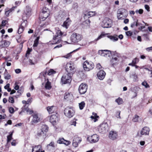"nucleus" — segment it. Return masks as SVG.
Listing matches in <instances>:
<instances>
[{
    "mask_svg": "<svg viewBox=\"0 0 152 152\" xmlns=\"http://www.w3.org/2000/svg\"><path fill=\"white\" fill-rule=\"evenodd\" d=\"M56 35L53 38L55 44H58L61 42V40L59 38L61 36H65L66 34V33H63L58 28L56 29Z\"/></svg>",
    "mask_w": 152,
    "mask_h": 152,
    "instance_id": "1",
    "label": "nucleus"
},
{
    "mask_svg": "<svg viewBox=\"0 0 152 152\" xmlns=\"http://www.w3.org/2000/svg\"><path fill=\"white\" fill-rule=\"evenodd\" d=\"M127 15V11L124 9H120L118 10L117 17L118 19H124L126 17Z\"/></svg>",
    "mask_w": 152,
    "mask_h": 152,
    "instance_id": "2",
    "label": "nucleus"
},
{
    "mask_svg": "<svg viewBox=\"0 0 152 152\" xmlns=\"http://www.w3.org/2000/svg\"><path fill=\"white\" fill-rule=\"evenodd\" d=\"M82 39V36L81 34L73 33L70 37L71 42L74 43H77L80 41Z\"/></svg>",
    "mask_w": 152,
    "mask_h": 152,
    "instance_id": "3",
    "label": "nucleus"
},
{
    "mask_svg": "<svg viewBox=\"0 0 152 152\" xmlns=\"http://www.w3.org/2000/svg\"><path fill=\"white\" fill-rule=\"evenodd\" d=\"M64 114L68 118L72 117L75 114V111L72 107H67L64 109Z\"/></svg>",
    "mask_w": 152,
    "mask_h": 152,
    "instance_id": "4",
    "label": "nucleus"
},
{
    "mask_svg": "<svg viewBox=\"0 0 152 152\" xmlns=\"http://www.w3.org/2000/svg\"><path fill=\"white\" fill-rule=\"evenodd\" d=\"M94 66V64L92 62L87 61H85L83 64V67L84 70L88 71L93 69Z\"/></svg>",
    "mask_w": 152,
    "mask_h": 152,
    "instance_id": "5",
    "label": "nucleus"
},
{
    "mask_svg": "<svg viewBox=\"0 0 152 152\" xmlns=\"http://www.w3.org/2000/svg\"><path fill=\"white\" fill-rule=\"evenodd\" d=\"M112 20L108 18H106L102 21V26L104 28H110L112 26Z\"/></svg>",
    "mask_w": 152,
    "mask_h": 152,
    "instance_id": "6",
    "label": "nucleus"
},
{
    "mask_svg": "<svg viewBox=\"0 0 152 152\" xmlns=\"http://www.w3.org/2000/svg\"><path fill=\"white\" fill-rule=\"evenodd\" d=\"M99 136L96 134H94L93 135L88 137L87 139L88 142L91 143H94L97 142L99 140Z\"/></svg>",
    "mask_w": 152,
    "mask_h": 152,
    "instance_id": "7",
    "label": "nucleus"
},
{
    "mask_svg": "<svg viewBox=\"0 0 152 152\" xmlns=\"http://www.w3.org/2000/svg\"><path fill=\"white\" fill-rule=\"evenodd\" d=\"M70 74H66L63 75L61 78V81L63 84L69 83L71 81V76Z\"/></svg>",
    "mask_w": 152,
    "mask_h": 152,
    "instance_id": "8",
    "label": "nucleus"
},
{
    "mask_svg": "<svg viewBox=\"0 0 152 152\" xmlns=\"http://www.w3.org/2000/svg\"><path fill=\"white\" fill-rule=\"evenodd\" d=\"M108 125L106 123L101 124L98 127V130L100 133H104L107 131Z\"/></svg>",
    "mask_w": 152,
    "mask_h": 152,
    "instance_id": "9",
    "label": "nucleus"
},
{
    "mask_svg": "<svg viewBox=\"0 0 152 152\" xmlns=\"http://www.w3.org/2000/svg\"><path fill=\"white\" fill-rule=\"evenodd\" d=\"M65 68L66 71L69 74L73 73L74 71L75 66L71 62L67 63L66 64Z\"/></svg>",
    "mask_w": 152,
    "mask_h": 152,
    "instance_id": "10",
    "label": "nucleus"
},
{
    "mask_svg": "<svg viewBox=\"0 0 152 152\" xmlns=\"http://www.w3.org/2000/svg\"><path fill=\"white\" fill-rule=\"evenodd\" d=\"M98 54L102 56L110 58L112 54L110 51L108 50H100L98 51Z\"/></svg>",
    "mask_w": 152,
    "mask_h": 152,
    "instance_id": "11",
    "label": "nucleus"
},
{
    "mask_svg": "<svg viewBox=\"0 0 152 152\" xmlns=\"http://www.w3.org/2000/svg\"><path fill=\"white\" fill-rule=\"evenodd\" d=\"M87 87L86 84L81 83L80 85L78 88L79 93L81 94H85L86 92Z\"/></svg>",
    "mask_w": 152,
    "mask_h": 152,
    "instance_id": "12",
    "label": "nucleus"
},
{
    "mask_svg": "<svg viewBox=\"0 0 152 152\" xmlns=\"http://www.w3.org/2000/svg\"><path fill=\"white\" fill-rule=\"evenodd\" d=\"M58 120V114L56 113L52 115L50 119V122L53 125L57 122Z\"/></svg>",
    "mask_w": 152,
    "mask_h": 152,
    "instance_id": "13",
    "label": "nucleus"
},
{
    "mask_svg": "<svg viewBox=\"0 0 152 152\" xmlns=\"http://www.w3.org/2000/svg\"><path fill=\"white\" fill-rule=\"evenodd\" d=\"M150 131L149 128L146 126L144 127L141 130L140 132V135L138 133V135L139 136H141L142 135H148L149 134Z\"/></svg>",
    "mask_w": 152,
    "mask_h": 152,
    "instance_id": "14",
    "label": "nucleus"
},
{
    "mask_svg": "<svg viewBox=\"0 0 152 152\" xmlns=\"http://www.w3.org/2000/svg\"><path fill=\"white\" fill-rule=\"evenodd\" d=\"M118 137L117 133L115 131H111L109 133V137L112 140H115Z\"/></svg>",
    "mask_w": 152,
    "mask_h": 152,
    "instance_id": "15",
    "label": "nucleus"
},
{
    "mask_svg": "<svg viewBox=\"0 0 152 152\" xmlns=\"http://www.w3.org/2000/svg\"><path fill=\"white\" fill-rule=\"evenodd\" d=\"M81 140L78 137H75L73 140L72 145L73 146L76 148L77 147L78 144L80 143Z\"/></svg>",
    "mask_w": 152,
    "mask_h": 152,
    "instance_id": "16",
    "label": "nucleus"
},
{
    "mask_svg": "<svg viewBox=\"0 0 152 152\" xmlns=\"http://www.w3.org/2000/svg\"><path fill=\"white\" fill-rule=\"evenodd\" d=\"M106 73L104 71L100 70L97 73V76L99 79L102 80L104 77Z\"/></svg>",
    "mask_w": 152,
    "mask_h": 152,
    "instance_id": "17",
    "label": "nucleus"
},
{
    "mask_svg": "<svg viewBox=\"0 0 152 152\" xmlns=\"http://www.w3.org/2000/svg\"><path fill=\"white\" fill-rule=\"evenodd\" d=\"M49 15V12L41 13L39 16V18L41 20H45Z\"/></svg>",
    "mask_w": 152,
    "mask_h": 152,
    "instance_id": "18",
    "label": "nucleus"
},
{
    "mask_svg": "<svg viewBox=\"0 0 152 152\" xmlns=\"http://www.w3.org/2000/svg\"><path fill=\"white\" fill-rule=\"evenodd\" d=\"M49 15V12L41 13L39 16V18L41 20H45Z\"/></svg>",
    "mask_w": 152,
    "mask_h": 152,
    "instance_id": "19",
    "label": "nucleus"
},
{
    "mask_svg": "<svg viewBox=\"0 0 152 152\" xmlns=\"http://www.w3.org/2000/svg\"><path fill=\"white\" fill-rule=\"evenodd\" d=\"M32 152H45L42 151V148L41 145H39L33 147L32 149Z\"/></svg>",
    "mask_w": 152,
    "mask_h": 152,
    "instance_id": "20",
    "label": "nucleus"
},
{
    "mask_svg": "<svg viewBox=\"0 0 152 152\" xmlns=\"http://www.w3.org/2000/svg\"><path fill=\"white\" fill-rule=\"evenodd\" d=\"M71 21L69 18H68L66 19V20L64 22L62 26L67 29L71 24Z\"/></svg>",
    "mask_w": 152,
    "mask_h": 152,
    "instance_id": "21",
    "label": "nucleus"
},
{
    "mask_svg": "<svg viewBox=\"0 0 152 152\" xmlns=\"http://www.w3.org/2000/svg\"><path fill=\"white\" fill-rule=\"evenodd\" d=\"M72 94L71 93L66 92L64 96V98L67 100H70L73 99Z\"/></svg>",
    "mask_w": 152,
    "mask_h": 152,
    "instance_id": "22",
    "label": "nucleus"
},
{
    "mask_svg": "<svg viewBox=\"0 0 152 152\" xmlns=\"http://www.w3.org/2000/svg\"><path fill=\"white\" fill-rule=\"evenodd\" d=\"M31 9L29 7H27L24 10L23 15H25L27 18L29 17L31 15Z\"/></svg>",
    "mask_w": 152,
    "mask_h": 152,
    "instance_id": "23",
    "label": "nucleus"
},
{
    "mask_svg": "<svg viewBox=\"0 0 152 152\" xmlns=\"http://www.w3.org/2000/svg\"><path fill=\"white\" fill-rule=\"evenodd\" d=\"M96 14L95 12L90 11L89 12H87L84 14V18H86L87 17L89 18L90 17L93 16Z\"/></svg>",
    "mask_w": 152,
    "mask_h": 152,
    "instance_id": "24",
    "label": "nucleus"
},
{
    "mask_svg": "<svg viewBox=\"0 0 152 152\" xmlns=\"http://www.w3.org/2000/svg\"><path fill=\"white\" fill-rule=\"evenodd\" d=\"M33 118L32 120V124L37 123L39 121V118L37 114H35L33 115Z\"/></svg>",
    "mask_w": 152,
    "mask_h": 152,
    "instance_id": "25",
    "label": "nucleus"
},
{
    "mask_svg": "<svg viewBox=\"0 0 152 152\" xmlns=\"http://www.w3.org/2000/svg\"><path fill=\"white\" fill-rule=\"evenodd\" d=\"M16 8V7H14L9 10L8 9L6 8L5 9V15L6 16L8 17L9 16L10 13L12 12L13 10H14L15 8Z\"/></svg>",
    "mask_w": 152,
    "mask_h": 152,
    "instance_id": "26",
    "label": "nucleus"
},
{
    "mask_svg": "<svg viewBox=\"0 0 152 152\" xmlns=\"http://www.w3.org/2000/svg\"><path fill=\"white\" fill-rule=\"evenodd\" d=\"M46 133L43 132L41 129H38L37 133V135L39 137H44L45 136Z\"/></svg>",
    "mask_w": 152,
    "mask_h": 152,
    "instance_id": "27",
    "label": "nucleus"
},
{
    "mask_svg": "<svg viewBox=\"0 0 152 152\" xmlns=\"http://www.w3.org/2000/svg\"><path fill=\"white\" fill-rule=\"evenodd\" d=\"M107 37L111 40L114 42L117 41L118 39V36L117 35H114V36H108Z\"/></svg>",
    "mask_w": 152,
    "mask_h": 152,
    "instance_id": "28",
    "label": "nucleus"
},
{
    "mask_svg": "<svg viewBox=\"0 0 152 152\" xmlns=\"http://www.w3.org/2000/svg\"><path fill=\"white\" fill-rule=\"evenodd\" d=\"M40 129L46 133L48 131V128L47 125H42Z\"/></svg>",
    "mask_w": 152,
    "mask_h": 152,
    "instance_id": "29",
    "label": "nucleus"
},
{
    "mask_svg": "<svg viewBox=\"0 0 152 152\" xmlns=\"http://www.w3.org/2000/svg\"><path fill=\"white\" fill-rule=\"evenodd\" d=\"M55 107L54 106L48 107H47V110L49 113H52L54 111V108Z\"/></svg>",
    "mask_w": 152,
    "mask_h": 152,
    "instance_id": "30",
    "label": "nucleus"
},
{
    "mask_svg": "<svg viewBox=\"0 0 152 152\" xmlns=\"http://www.w3.org/2000/svg\"><path fill=\"white\" fill-rule=\"evenodd\" d=\"M39 37H38L34 41V44L33 45V47H35L37 46L39 43Z\"/></svg>",
    "mask_w": 152,
    "mask_h": 152,
    "instance_id": "31",
    "label": "nucleus"
},
{
    "mask_svg": "<svg viewBox=\"0 0 152 152\" xmlns=\"http://www.w3.org/2000/svg\"><path fill=\"white\" fill-rule=\"evenodd\" d=\"M98 117L99 116L97 115L96 114L94 113H93L92 115L91 116V118L94 119V122H96L97 120L96 118H98Z\"/></svg>",
    "mask_w": 152,
    "mask_h": 152,
    "instance_id": "32",
    "label": "nucleus"
},
{
    "mask_svg": "<svg viewBox=\"0 0 152 152\" xmlns=\"http://www.w3.org/2000/svg\"><path fill=\"white\" fill-rule=\"evenodd\" d=\"M4 78L5 79L8 80L10 78V75L9 74H8L7 72H4Z\"/></svg>",
    "mask_w": 152,
    "mask_h": 152,
    "instance_id": "33",
    "label": "nucleus"
},
{
    "mask_svg": "<svg viewBox=\"0 0 152 152\" xmlns=\"http://www.w3.org/2000/svg\"><path fill=\"white\" fill-rule=\"evenodd\" d=\"M143 10L142 9H137L135 11V13L137 14H139L142 15L143 12Z\"/></svg>",
    "mask_w": 152,
    "mask_h": 152,
    "instance_id": "34",
    "label": "nucleus"
},
{
    "mask_svg": "<svg viewBox=\"0 0 152 152\" xmlns=\"http://www.w3.org/2000/svg\"><path fill=\"white\" fill-rule=\"evenodd\" d=\"M45 87L47 89H50L51 88V83L48 81L46 82Z\"/></svg>",
    "mask_w": 152,
    "mask_h": 152,
    "instance_id": "35",
    "label": "nucleus"
},
{
    "mask_svg": "<svg viewBox=\"0 0 152 152\" xmlns=\"http://www.w3.org/2000/svg\"><path fill=\"white\" fill-rule=\"evenodd\" d=\"M115 102H116L118 105H120L123 103V101L122 99L118 98L115 100Z\"/></svg>",
    "mask_w": 152,
    "mask_h": 152,
    "instance_id": "36",
    "label": "nucleus"
},
{
    "mask_svg": "<svg viewBox=\"0 0 152 152\" xmlns=\"http://www.w3.org/2000/svg\"><path fill=\"white\" fill-rule=\"evenodd\" d=\"M137 61H138V59L137 58H135V59H134L132 60V63L129 64V65H132V66H134L136 63Z\"/></svg>",
    "mask_w": 152,
    "mask_h": 152,
    "instance_id": "37",
    "label": "nucleus"
},
{
    "mask_svg": "<svg viewBox=\"0 0 152 152\" xmlns=\"http://www.w3.org/2000/svg\"><path fill=\"white\" fill-rule=\"evenodd\" d=\"M85 105V103L84 102H82L81 103H79V107L80 109L82 110L83 109Z\"/></svg>",
    "mask_w": 152,
    "mask_h": 152,
    "instance_id": "38",
    "label": "nucleus"
},
{
    "mask_svg": "<svg viewBox=\"0 0 152 152\" xmlns=\"http://www.w3.org/2000/svg\"><path fill=\"white\" fill-rule=\"evenodd\" d=\"M24 110L26 111V112L29 114H31L33 113V111L31 110H29L28 107H25L24 108Z\"/></svg>",
    "mask_w": 152,
    "mask_h": 152,
    "instance_id": "39",
    "label": "nucleus"
},
{
    "mask_svg": "<svg viewBox=\"0 0 152 152\" xmlns=\"http://www.w3.org/2000/svg\"><path fill=\"white\" fill-rule=\"evenodd\" d=\"M117 60V58L116 57H113L111 60V62L112 64L113 65L115 63V61H116Z\"/></svg>",
    "mask_w": 152,
    "mask_h": 152,
    "instance_id": "40",
    "label": "nucleus"
},
{
    "mask_svg": "<svg viewBox=\"0 0 152 152\" xmlns=\"http://www.w3.org/2000/svg\"><path fill=\"white\" fill-rule=\"evenodd\" d=\"M131 77L133 79L134 81H136L137 80L138 78L137 75L135 74H132Z\"/></svg>",
    "mask_w": 152,
    "mask_h": 152,
    "instance_id": "41",
    "label": "nucleus"
},
{
    "mask_svg": "<svg viewBox=\"0 0 152 152\" xmlns=\"http://www.w3.org/2000/svg\"><path fill=\"white\" fill-rule=\"evenodd\" d=\"M27 21L26 20H24L21 23L20 26L24 28L27 26Z\"/></svg>",
    "mask_w": 152,
    "mask_h": 152,
    "instance_id": "42",
    "label": "nucleus"
},
{
    "mask_svg": "<svg viewBox=\"0 0 152 152\" xmlns=\"http://www.w3.org/2000/svg\"><path fill=\"white\" fill-rule=\"evenodd\" d=\"M56 71L53 70V69H50L49 70L48 72V74L49 75H52L56 73Z\"/></svg>",
    "mask_w": 152,
    "mask_h": 152,
    "instance_id": "43",
    "label": "nucleus"
},
{
    "mask_svg": "<svg viewBox=\"0 0 152 152\" xmlns=\"http://www.w3.org/2000/svg\"><path fill=\"white\" fill-rule=\"evenodd\" d=\"M138 20H135L131 24V27L133 28L134 26H137L138 25V23H137Z\"/></svg>",
    "mask_w": 152,
    "mask_h": 152,
    "instance_id": "44",
    "label": "nucleus"
},
{
    "mask_svg": "<svg viewBox=\"0 0 152 152\" xmlns=\"http://www.w3.org/2000/svg\"><path fill=\"white\" fill-rule=\"evenodd\" d=\"M139 116L137 115H135L132 119V121L134 122H137L138 121Z\"/></svg>",
    "mask_w": 152,
    "mask_h": 152,
    "instance_id": "45",
    "label": "nucleus"
},
{
    "mask_svg": "<svg viewBox=\"0 0 152 152\" xmlns=\"http://www.w3.org/2000/svg\"><path fill=\"white\" fill-rule=\"evenodd\" d=\"M12 132L9 135L7 136V142H10L12 139Z\"/></svg>",
    "mask_w": 152,
    "mask_h": 152,
    "instance_id": "46",
    "label": "nucleus"
},
{
    "mask_svg": "<svg viewBox=\"0 0 152 152\" xmlns=\"http://www.w3.org/2000/svg\"><path fill=\"white\" fill-rule=\"evenodd\" d=\"M32 98H30L28 99L27 101H23L22 102L23 103H24V102H26V104H28L29 103H31L32 101Z\"/></svg>",
    "mask_w": 152,
    "mask_h": 152,
    "instance_id": "47",
    "label": "nucleus"
},
{
    "mask_svg": "<svg viewBox=\"0 0 152 152\" xmlns=\"http://www.w3.org/2000/svg\"><path fill=\"white\" fill-rule=\"evenodd\" d=\"M65 142V140L64 138H61L58 140L57 142L59 144H62L64 143V142Z\"/></svg>",
    "mask_w": 152,
    "mask_h": 152,
    "instance_id": "48",
    "label": "nucleus"
},
{
    "mask_svg": "<svg viewBox=\"0 0 152 152\" xmlns=\"http://www.w3.org/2000/svg\"><path fill=\"white\" fill-rule=\"evenodd\" d=\"M8 102L10 103H13L14 102V100L13 98L12 97H9L8 100Z\"/></svg>",
    "mask_w": 152,
    "mask_h": 152,
    "instance_id": "49",
    "label": "nucleus"
},
{
    "mask_svg": "<svg viewBox=\"0 0 152 152\" xmlns=\"http://www.w3.org/2000/svg\"><path fill=\"white\" fill-rule=\"evenodd\" d=\"M24 28L21 27L20 26L19 28L18 31V33L19 34H21L22 33L24 30Z\"/></svg>",
    "mask_w": 152,
    "mask_h": 152,
    "instance_id": "50",
    "label": "nucleus"
},
{
    "mask_svg": "<svg viewBox=\"0 0 152 152\" xmlns=\"http://www.w3.org/2000/svg\"><path fill=\"white\" fill-rule=\"evenodd\" d=\"M142 84L145 86V87L146 88H148L149 87V85L146 82H143Z\"/></svg>",
    "mask_w": 152,
    "mask_h": 152,
    "instance_id": "51",
    "label": "nucleus"
},
{
    "mask_svg": "<svg viewBox=\"0 0 152 152\" xmlns=\"http://www.w3.org/2000/svg\"><path fill=\"white\" fill-rule=\"evenodd\" d=\"M120 113L121 111L119 110L117 111L116 113V116L118 118H121Z\"/></svg>",
    "mask_w": 152,
    "mask_h": 152,
    "instance_id": "52",
    "label": "nucleus"
},
{
    "mask_svg": "<svg viewBox=\"0 0 152 152\" xmlns=\"http://www.w3.org/2000/svg\"><path fill=\"white\" fill-rule=\"evenodd\" d=\"M105 34L102 33L100 36H99L98 38L95 39V40L96 41H98L100 39H101V38H102L104 37V36Z\"/></svg>",
    "mask_w": 152,
    "mask_h": 152,
    "instance_id": "53",
    "label": "nucleus"
},
{
    "mask_svg": "<svg viewBox=\"0 0 152 152\" xmlns=\"http://www.w3.org/2000/svg\"><path fill=\"white\" fill-rule=\"evenodd\" d=\"M49 12L48 8L46 7H44L42 8V11L41 13H44V12Z\"/></svg>",
    "mask_w": 152,
    "mask_h": 152,
    "instance_id": "54",
    "label": "nucleus"
},
{
    "mask_svg": "<svg viewBox=\"0 0 152 152\" xmlns=\"http://www.w3.org/2000/svg\"><path fill=\"white\" fill-rule=\"evenodd\" d=\"M104 0H96V2H95V6H97L100 3L103 1Z\"/></svg>",
    "mask_w": 152,
    "mask_h": 152,
    "instance_id": "55",
    "label": "nucleus"
},
{
    "mask_svg": "<svg viewBox=\"0 0 152 152\" xmlns=\"http://www.w3.org/2000/svg\"><path fill=\"white\" fill-rule=\"evenodd\" d=\"M77 7H78L77 4L76 3H74L72 5V8L76 10L77 9Z\"/></svg>",
    "mask_w": 152,
    "mask_h": 152,
    "instance_id": "56",
    "label": "nucleus"
},
{
    "mask_svg": "<svg viewBox=\"0 0 152 152\" xmlns=\"http://www.w3.org/2000/svg\"><path fill=\"white\" fill-rule=\"evenodd\" d=\"M72 53V52H71L70 53H69L67 54L66 55H65L64 56V57L66 58H70L71 57L72 55H71V53Z\"/></svg>",
    "mask_w": 152,
    "mask_h": 152,
    "instance_id": "57",
    "label": "nucleus"
},
{
    "mask_svg": "<svg viewBox=\"0 0 152 152\" xmlns=\"http://www.w3.org/2000/svg\"><path fill=\"white\" fill-rule=\"evenodd\" d=\"M10 43L8 41H5L4 43V47H7L9 45Z\"/></svg>",
    "mask_w": 152,
    "mask_h": 152,
    "instance_id": "58",
    "label": "nucleus"
},
{
    "mask_svg": "<svg viewBox=\"0 0 152 152\" xmlns=\"http://www.w3.org/2000/svg\"><path fill=\"white\" fill-rule=\"evenodd\" d=\"M126 35L128 36H131L132 34V33L131 31H129L126 32Z\"/></svg>",
    "mask_w": 152,
    "mask_h": 152,
    "instance_id": "59",
    "label": "nucleus"
},
{
    "mask_svg": "<svg viewBox=\"0 0 152 152\" xmlns=\"http://www.w3.org/2000/svg\"><path fill=\"white\" fill-rule=\"evenodd\" d=\"M89 3L93 4L94 6H95V2H96V0H88Z\"/></svg>",
    "mask_w": 152,
    "mask_h": 152,
    "instance_id": "60",
    "label": "nucleus"
},
{
    "mask_svg": "<svg viewBox=\"0 0 152 152\" xmlns=\"http://www.w3.org/2000/svg\"><path fill=\"white\" fill-rule=\"evenodd\" d=\"M9 111L10 113L12 114L14 112V109L12 107H10L9 109Z\"/></svg>",
    "mask_w": 152,
    "mask_h": 152,
    "instance_id": "61",
    "label": "nucleus"
},
{
    "mask_svg": "<svg viewBox=\"0 0 152 152\" xmlns=\"http://www.w3.org/2000/svg\"><path fill=\"white\" fill-rule=\"evenodd\" d=\"M144 7L145 9L148 12H149L150 11V7L148 5L146 4L145 5Z\"/></svg>",
    "mask_w": 152,
    "mask_h": 152,
    "instance_id": "62",
    "label": "nucleus"
},
{
    "mask_svg": "<svg viewBox=\"0 0 152 152\" xmlns=\"http://www.w3.org/2000/svg\"><path fill=\"white\" fill-rule=\"evenodd\" d=\"M76 122L75 120H73V121H71L70 124L71 125H74V126H76Z\"/></svg>",
    "mask_w": 152,
    "mask_h": 152,
    "instance_id": "63",
    "label": "nucleus"
},
{
    "mask_svg": "<svg viewBox=\"0 0 152 152\" xmlns=\"http://www.w3.org/2000/svg\"><path fill=\"white\" fill-rule=\"evenodd\" d=\"M96 67L97 69H100L102 68V66L100 64H98L96 66Z\"/></svg>",
    "mask_w": 152,
    "mask_h": 152,
    "instance_id": "64",
    "label": "nucleus"
}]
</instances>
